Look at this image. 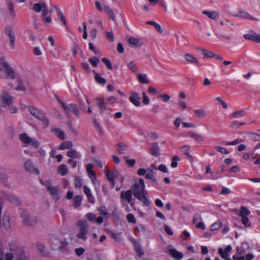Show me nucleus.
Here are the masks:
<instances>
[{
  "mask_svg": "<svg viewBox=\"0 0 260 260\" xmlns=\"http://www.w3.org/2000/svg\"><path fill=\"white\" fill-rule=\"evenodd\" d=\"M145 185L144 180L140 178L138 182L134 184L132 188V191L134 196L138 200L142 201L143 205L147 206L150 205V201L146 198L147 193L145 190Z\"/></svg>",
  "mask_w": 260,
  "mask_h": 260,
  "instance_id": "obj_1",
  "label": "nucleus"
},
{
  "mask_svg": "<svg viewBox=\"0 0 260 260\" xmlns=\"http://www.w3.org/2000/svg\"><path fill=\"white\" fill-rule=\"evenodd\" d=\"M15 77V71L9 65L6 58L0 57V78L3 79H14Z\"/></svg>",
  "mask_w": 260,
  "mask_h": 260,
  "instance_id": "obj_2",
  "label": "nucleus"
},
{
  "mask_svg": "<svg viewBox=\"0 0 260 260\" xmlns=\"http://www.w3.org/2000/svg\"><path fill=\"white\" fill-rule=\"evenodd\" d=\"M14 97L10 94L6 90H3L0 95V110L2 107L7 108L11 113H16L17 108L13 105Z\"/></svg>",
  "mask_w": 260,
  "mask_h": 260,
  "instance_id": "obj_3",
  "label": "nucleus"
},
{
  "mask_svg": "<svg viewBox=\"0 0 260 260\" xmlns=\"http://www.w3.org/2000/svg\"><path fill=\"white\" fill-rule=\"evenodd\" d=\"M10 250L13 252V253L8 252L5 255L6 260H29V255L26 253L22 248H17L13 249L11 247Z\"/></svg>",
  "mask_w": 260,
  "mask_h": 260,
  "instance_id": "obj_4",
  "label": "nucleus"
},
{
  "mask_svg": "<svg viewBox=\"0 0 260 260\" xmlns=\"http://www.w3.org/2000/svg\"><path fill=\"white\" fill-rule=\"evenodd\" d=\"M44 185L54 201H56L59 200L61 193L58 186H53L50 180H47Z\"/></svg>",
  "mask_w": 260,
  "mask_h": 260,
  "instance_id": "obj_5",
  "label": "nucleus"
},
{
  "mask_svg": "<svg viewBox=\"0 0 260 260\" xmlns=\"http://www.w3.org/2000/svg\"><path fill=\"white\" fill-rule=\"evenodd\" d=\"M58 101L60 103L61 107L64 110L65 112L68 115L72 113H74L77 117H79V112L78 108L76 104H70L66 105L64 102L61 101L58 98H57Z\"/></svg>",
  "mask_w": 260,
  "mask_h": 260,
  "instance_id": "obj_6",
  "label": "nucleus"
},
{
  "mask_svg": "<svg viewBox=\"0 0 260 260\" xmlns=\"http://www.w3.org/2000/svg\"><path fill=\"white\" fill-rule=\"evenodd\" d=\"M78 224L80 227V230L77 237L80 239L86 240L88 231V225L87 221L85 220H80L78 221Z\"/></svg>",
  "mask_w": 260,
  "mask_h": 260,
  "instance_id": "obj_7",
  "label": "nucleus"
},
{
  "mask_svg": "<svg viewBox=\"0 0 260 260\" xmlns=\"http://www.w3.org/2000/svg\"><path fill=\"white\" fill-rule=\"evenodd\" d=\"M20 216L22 219L23 223L28 226H33L36 224L37 220L33 215H30L28 213L24 210L21 211Z\"/></svg>",
  "mask_w": 260,
  "mask_h": 260,
  "instance_id": "obj_8",
  "label": "nucleus"
},
{
  "mask_svg": "<svg viewBox=\"0 0 260 260\" xmlns=\"http://www.w3.org/2000/svg\"><path fill=\"white\" fill-rule=\"evenodd\" d=\"M5 34L10 39L9 46L11 49H14L15 47V36L12 28L10 25H7L5 29Z\"/></svg>",
  "mask_w": 260,
  "mask_h": 260,
  "instance_id": "obj_9",
  "label": "nucleus"
},
{
  "mask_svg": "<svg viewBox=\"0 0 260 260\" xmlns=\"http://www.w3.org/2000/svg\"><path fill=\"white\" fill-rule=\"evenodd\" d=\"M33 10L37 13L42 11V16H45L49 13V10L47 5L44 2L35 4L33 6Z\"/></svg>",
  "mask_w": 260,
  "mask_h": 260,
  "instance_id": "obj_10",
  "label": "nucleus"
},
{
  "mask_svg": "<svg viewBox=\"0 0 260 260\" xmlns=\"http://www.w3.org/2000/svg\"><path fill=\"white\" fill-rule=\"evenodd\" d=\"M140 99L141 96L139 93L133 91L131 92V96L129 98V100L135 106L139 107L141 105Z\"/></svg>",
  "mask_w": 260,
  "mask_h": 260,
  "instance_id": "obj_11",
  "label": "nucleus"
},
{
  "mask_svg": "<svg viewBox=\"0 0 260 260\" xmlns=\"http://www.w3.org/2000/svg\"><path fill=\"white\" fill-rule=\"evenodd\" d=\"M2 196L4 199L9 200L11 203L15 205H19L20 201L18 198L11 194H8L6 192H2Z\"/></svg>",
  "mask_w": 260,
  "mask_h": 260,
  "instance_id": "obj_12",
  "label": "nucleus"
},
{
  "mask_svg": "<svg viewBox=\"0 0 260 260\" xmlns=\"http://www.w3.org/2000/svg\"><path fill=\"white\" fill-rule=\"evenodd\" d=\"M106 176L108 180L111 182L112 187H113L115 185V179L118 176V171L116 169L112 172L107 170L106 171Z\"/></svg>",
  "mask_w": 260,
  "mask_h": 260,
  "instance_id": "obj_13",
  "label": "nucleus"
},
{
  "mask_svg": "<svg viewBox=\"0 0 260 260\" xmlns=\"http://www.w3.org/2000/svg\"><path fill=\"white\" fill-rule=\"evenodd\" d=\"M49 242L52 250H56L60 248L61 241L57 237L52 236L50 238Z\"/></svg>",
  "mask_w": 260,
  "mask_h": 260,
  "instance_id": "obj_14",
  "label": "nucleus"
},
{
  "mask_svg": "<svg viewBox=\"0 0 260 260\" xmlns=\"http://www.w3.org/2000/svg\"><path fill=\"white\" fill-rule=\"evenodd\" d=\"M133 192L131 190L122 191L120 194V198L122 201L131 203L132 200Z\"/></svg>",
  "mask_w": 260,
  "mask_h": 260,
  "instance_id": "obj_15",
  "label": "nucleus"
},
{
  "mask_svg": "<svg viewBox=\"0 0 260 260\" xmlns=\"http://www.w3.org/2000/svg\"><path fill=\"white\" fill-rule=\"evenodd\" d=\"M184 57L188 63L193 64L194 65L198 67H200V63L199 60L197 58H196L192 55L189 53H186L184 55Z\"/></svg>",
  "mask_w": 260,
  "mask_h": 260,
  "instance_id": "obj_16",
  "label": "nucleus"
},
{
  "mask_svg": "<svg viewBox=\"0 0 260 260\" xmlns=\"http://www.w3.org/2000/svg\"><path fill=\"white\" fill-rule=\"evenodd\" d=\"M170 247L169 249V254L174 259L176 260H180L183 257V254L181 252L178 251L174 248L170 247L171 246H169Z\"/></svg>",
  "mask_w": 260,
  "mask_h": 260,
  "instance_id": "obj_17",
  "label": "nucleus"
},
{
  "mask_svg": "<svg viewBox=\"0 0 260 260\" xmlns=\"http://www.w3.org/2000/svg\"><path fill=\"white\" fill-rule=\"evenodd\" d=\"M233 16L235 17H242L251 20L255 19L254 17L243 10H239L237 13L233 14Z\"/></svg>",
  "mask_w": 260,
  "mask_h": 260,
  "instance_id": "obj_18",
  "label": "nucleus"
},
{
  "mask_svg": "<svg viewBox=\"0 0 260 260\" xmlns=\"http://www.w3.org/2000/svg\"><path fill=\"white\" fill-rule=\"evenodd\" d=\"M24 167L26 170L29 172L35 173L37 175H38L40 173L39 171L35 168L30 160H27L25 162Z\"/></svg>",
  "mask_w": 260,
  "mask_h": 260,
  "instance_id": "obj_19",
  "label": "nucleus"
},
{
  "mask_svg": "<svg viewBox=\"0 0 260 260\" xmlns=\"http://www.w3.org/2000/svg\"><path fill=\"white\" fill-rule=\"evenodd\" d=\"M36 118L42 122V125L44 128H46L49 125L50 123L49 119L46 116L45 113L41 112Z\"/></svg>",
  "mask_w": 260,
  "mask_h": 260,
  "instance_id": "obj_20",
  "label": "nucleus"
},
{
  "mask_svg": "<svg viewBox=\"0 0 260 260\" xmlns=\"http://www.w3.org/2000/svg\"><path fill=\"white\" fill-rule=\"evenodd\" d=\"M83 191L87 196L88 202L92 204L94 203L95 199L89 188L86 185L83 186Z\"/></svg>",
  "mask_w": 260,
  "mask_h": 260,
  "instance_id": "obj_21",
  "label": "nucleus"
},
{
  "mask_svg": "<svg viewBox=\"0 0 260 260\" xmlns=\"http://www.w3.org/2000/svg\"><path fill=\"white\" fill-rule=\"evenodd\" d=\"M132 242L134 245V249L138 255L141 257L144 253L143 249L141 247V245L137 242L135 239L132 240Z\"/></svg>",
  "mask_w": 260,
  "mask_h": 260,
  "instance_id": "obj_22",
  "label": "nucleus"
},
{
  "mask_svg": "<svg viewBox=\"0 0 260 260\" xmlns=\"http://www.w3.org/2000/svg\"><path fill=\"white\" fill-rule=\"evenodd\" d=\"M129 45L132 47L139 48L142 46V43L140 42V40L133 38L130 37L127 40Z\"/></svg>",
  "mask_w": 260,
  "mask_h": 260,
  "instance_id": "obj_23",
  "label": "nucleus"
},
{
  "mask_svg": "<svg viewBox=\"0 0 260 260\" xmlns=\"http://www.w3.org/2000/svg\"><path fill=\"white\" fill-rule=\"evenodd\" d=\"M51 132L54 134L59 139L61 140L65 139V134L62 129L57 127H54L51 128Z\"/></svg>",
  "mask_w": 260,
  "mask_h": 260,
  "instance_id": "obj_24",
  "label": "nucleus"
},
{
  "mask_svg": "<svg viewBox=\"0 0 260 260\" xmlns=\"http://www.w3.org/2000/svg\"><path fill=\"white\" fill-rule=\"evenodd\" d=\"M188 136L190 138H193L194 141L199 142H203L204 141V137L201 135L196 134L192 132L188 133Z\"/></svg>",
  "mask_w": 260,
  "mask_h": 260,
  "instance_id": "obj_25",
  "label": "nucleus"
},
{
  "mask_svg": "<svg viewBox=\"0 0 260 260\" xmlns=\"http://www.w3.org/2000/svg\"><path fill=\"white\" fill-rule=\"evenodd\" d=\"M203 13L207 15L208 17L213 20H217L219 14L218 12L216 11H204Z\"/></svg>",
  "mask_w": 260,
  "mask_h": 260,
  "instance_id": "obj_26",
  "label": "nucleus"
},
{
  "mask_svg": "<svg viewBox=\"0 0 260 260\" xmlns=\"http://www.w3.org/2000/svg\"><path fill=\"white\" fill-rule=\"evenodd\" d=\"M17 81L18 84L15 89L17 91H22L25 93H26L27 89L22 80L20 78H18L17 79Z\"/></svg>",
  "mask_w": 260,
  "mask_h": 260,
  "instance_id": "obj_27",
  "label": "nucleus"
},
{
  "mask_svg": "<svg viewBox=\"0 0 260 260\" xmlns=\"http://www.w3.org/2000/svg\"><path fill=\"white\" fill-rule=\"evenodd\" d=\"M96 101L99 105L101 113H103L107 108L106 103L104 101V99L102 98H97L96 99Z\"/></svg>",
  "mask_w": 260,
  "mask_h": 260,
  "instance_id": "obj_28",
  "label": "nucleus"
},
{
  "mask_svg": "<svg viewBox=\"0 0 260 260\" xmlns=\"http://www.w3.org/2000/svg\"><path fill=\"white\" fill-rule=\"evenodd\" d=\"M8 8L12 18H15L16 16V13L14 10V7L12 0H8L7 2Z\"/></svg>",
  "mask_w": 260,
  "mask_h": 260,
  "instance_id": "obj_29",
  "label": "nucleus"
},
{
  "mask_svg": "<svg viewBox=\"0 0 260 260\" xmlns=\"http://www.w3.org/2000/svg\"><path fill=\"white\" fill-rule=\"evenodd\" d=\"M67 155L68 157L73 158H79L81 157V154L78 152L76 150L71 148L67 152Z\"/></svg>",
  "mask_w": 260,
  "mask_h": 260,
  "instance_id": "obj_30",
  "label": "nucleus"
},
{
  "mask_svg": "<svg viewBox=\"0 0 260 260\" xmlns=\"http://www.w3.org/2000/svg\"><path fill=\"white\" fill-rule=\"evenodd\" d=\"M149 152L153 156H158L159 154L158 145L157 144H152L149 149Z\"/></svg>",
  "mask_w": 260,
  "mask_h": 260,
  "instance_id": "obj_31",
  "label": "nucleus"
},
{
  "mask_svg": "<svg viewBox=\"0 0 260 260\" xmlns=\"http://www.w3.org/2000/svg\"><path fill=\"white\" fill-rule=\"evenodd\" d=\"M104 11L107 14L109 18L115 22L116 19L114 12L109 6H105Z\"/></svg>",
  "mask_w": 260,
  "mask_h": 260,
  "instance_id": "obj_32",
  "label": "nucleus"
},
{
  "mask_svg": "<svg viewBox=\"0 0 260 260\" xmlns=\"http://www.w3.org/2000/svg\"><path fill=\"white\" fill-rule=\"evenodd\" d=\"M31 138L25 133L21 134L19 136L20 141L25 144H30Z\"/></svg>",
  "mask_w": 260,
  "mask_h": 260,
  "instance_id": "obj_33",
  "label": "nucleus"
},
{
  "mask_svg": "<svg viewBox=\"0 0 260 260\" xmlns=\"http://www.w3.org/2000/svg\"><path fill=\"white\" fill-rule=\"evenodd\" d=\"M93 72L95 74V81L102 85H105L106 83V80L103 78L100 74L95 73V70H93Z\"/></svg>",
  "mask_w": 260,
  "mask_h": 260,
  "instance_id": "obj_34",
  "label": "nucleus"
},
{
  "mask_svg": "<svg viewBox=\"0 0 260 260\" xmlns=\"http://www.w3.org/2000/svg\"><path fill=\"white\" fill-rule=\"evenodd\" d=\"M27 110L36 118L42 112L36 107L31 106H28Z\"/></svg>",
  "mask_w": 260,
  "mask_h": 260,
  "instance_id": "obj_35",
  "label": "nucleus"
},
{
  "mask_svg": "<svg viewBox=\"0 0 260 260\" xmlns=\"http://www.w3.org/2000/svg\"><path fill=\"white\" fill-rule=\"evenodd\" d=\"M73 144L71 141H64L61 143L59 147L60 150H64L66 149H71L73 147Z\"/></svg>",
  "mask_w": 260,
  "mask_h": 260,
  "instance_id": "obj_36",
  "label": "nucleus"
},
{
  "mask_svg": "<svg viewBox=\"0 0 260 260\" xmlns=\"http://www.w3.org/2000/svg\"><path fill=\"white\" fill-rule=\"evenodd\" d=\"M127 68L133 73H136L138 71L137 66L134 61H131L126 64Z\"/></svg>",
  "mask_w": 260,
  "mask_h": 260,
  "instance_id": "obj_37",
  "label": "nucleus"
},
{
  "mask_svg": "<svg viewBox=\"0 0 260 260\" xmlns=\"http://www.w3.org/2000/svg\"><path fill=\"white\" fill-rule=\"evenodd\" d=\"M145 177L148 179L151 180L153 182H156L157 179L154 175V172L151 169H148L145 175Z\"/></svg>",
  "mask_w": 260,
  "mask_h": 260,
  "instance_id": "obj_38",
  "label": "nucleus"
},
{
  "mask_svg": "<svg viewBox=\"0 0 260 260\" xmlns=\"http://www.w3.org/2000/svg\"><path fill=\"white\" fill-rule=\"evenodd\" d=\"M68 171L67 167L65 165H61L58 168L57 172L59 174L63 176L68 173Z\"/></svg>",
  "mask_w": 260,
  "mask_h": 260,
  "instance_id": "obj_39",
  "label": "nucleus"
},
{
  "mask_svg": "<svg viewBox=\"0 0 260 260\" xmlns=\"http://www.w3.org/2000/svg\"><path fill=\"white\" fill-rule=\"evenodd\" d=\"M138 80L141 83L146 84L149 82L146 74H138Z\"/></svg>",
  "mask_w": 260,
  "mask_h": 260,
  "instance_id": "obj_40",
  "label": "nucleus"
},
{
  "mask_svg": "<svg viewBox=\"0 0 260 260\" xmlns=\"http://www.w3.org/2000/svg\"><path fill=\"white\" fill-rule=\"evenodd\" d=\"M199 50H200L205 57L208 58L213 57L215 55V53H214L213 52L207 50L203 48H200L199 49Z\"/></svg>",
  "mask_w": 260,
  "mask_h": 260,
  "instance_id": "obj_41",
  "label": "nucleus"
},
{
  "mask_svg": "<svg viewBox=\"0 0 260 260\" xmlns=\"http://www.w3.org/2000/svg\"><path fill=\"white\" fill-rule=\"evenodd\" d=\"M250 214V211L245 207L242 206L240 209L239 215L241 217L247 216Z\"/></svg>",
  "mask_w": 260,
  "mask_h": 260,
  "instance_id": "obj_42",
  "label": "nucleus"
},
{
  "mask_svg": "<svg viewBox=\"0 0 260 260\" xmlns=\"http://www.w3.org/2000/svg\"><path fill=\"white\" fill-rule=\"evenodd\" d=\"M74 207L75 208H77L80 206L82 202V197L81 196L78 195L76 196L74 199Z\"/></svg>",
  "mask_w": 260,
  "mask_h": 260,
  "instance_id": "obj_43",
  "label": "nucleus"
},
{
  "mask_svg": "<svg viewBox=\"0 0 260 260\" xmlns=\"http://www.w3.org/2000/svg\"><path fill=\"white\" fill-rule=\"evenodd\" d=\"M146 23L147 24L153 25L154 27L155 28V29L159 32L161 33L162 32L161 27L159 23H158L154 21H147L146 22Z\"/></svg>",
  "mask_w": 260,
  "mask_h": 260,
  "instance_id": "obj_44",
  "label": "nucleus"
},
{
  "mask_svg": "<svg viewBox=\"0 0 260 260\" xmlns=\"http://www.w3.org/2000/svg\"><path fill=\"white\" fill-rule=\"evenodd\" d=\"M245 115V112L243 110H240L236 111L234 113H233L231 115V116L233 118H240L241 117Z\"/></svg>",
  "mask_w": 260,
  "mask_h": 260,
  "instance_id": "obj_45",
  "label": "nucleus"
},
{
  "mask_svg": "<svg viewBox=\"0 0 260 260\" xmlns=\"http://www.w3.org/2000/svg\"><path fill=\"white\" fill-rule=\"evenodd\" d=\"M88 61L93 67H96L98 63L100 62V59L99 57L94 56L92 58L88 59Z\"/></svg>",
  "mask_w": 260,
  "mask_h": 260,
  "instance_id": "obj_46",
  "label": "nucleus"
},
{
  "mask_svg": "<svg viewBox=\"0 0 260 260\" xmlns=\"http://www.w3.org/2000/svg\"><path fill=\"white\" fill-rule=\"evenodd\" d=\"M194 113L200 117H203L206 115V112L205 110L203 109H196L194 111Z\"/></svg>",
  "mask_w": 260,
  "mask_h": 260,
  "instance_id": "obj_47",
  "label": "nucleus"
},
{
  "mask_svg": "<svg viewBox=\"0 0 260 260\" xmlns=\"http://www.w3.org/2000/svg\"><path fill=\"white\" fill-rule=\"evenodd\" d=\"M218 254L223 259H225L230 257V254L228 253H225V251L223 250L222 248H219L218 251Z\"/></svg>",
  "mask_w": 260,
  "mask_h": 260,
  "instance_id": "obj_48",
  "label": "nucleus"
},
{
  "mask_svg": "<svg viewBox=\"0 0 260 260\" xmlns=\"http://www.w3.org/2000/svg\"><path fill=\"white\" fill-rule=\"evenodd\" d=\"M248 137L251 140L257 141L260 139V136L259 134L255 133H248Z\"/></svg>",
  "mask_w": 260,
  "mask_h": 260,
  "instance_id": "obj_49",
  "label": "nucleus"
},
{
  "mask_svg": "<svg viewBox=\"0 0 260 260\" xmlns=\"http://www.w3.org/2000/svg\"><path fill=\"white\" fill-rule=\"evenodd\" d=\"M180 160L179 156L177 155L174 156L172 159V162L171 164V167L173 168H175L177 167L178 164L177 161H179Z\"/></svg>",
  "mask_w": 260,
  "mask_h": 260,
  "instance_id": "obj_50",
  "label": "nucleus"
},
{
  "mask_svg": "<svg viewBox=\"0 0 260 260\" xmlns=\"http://www.w3.org/2000/svg\"><path fill=\"white\" fill-rule=\"evenodd\" d=\"M102 60L105 64L107 68L109 70H112L113 69L111 62L109 59H108L106 57H104L102 59Z\"/></svg>",
  "mask_w": 260,
  "mask_h": 260,
  "instance_id": "obj_51",
  "label": "nucleus"
},
{
  "mask_svg": "<svg viewBox=\"0 0 260 260\" xmlns=\"http://www.w3.org/2000/svg\"><path fill=\"white\" fill-rule=\"evenodd\" d=\"M158 98L160 99L164 102H168L170 99V96L167 93L159 94Z\"/></svg>",
  "mask_w": 260,
  "mask_h": 260,
  "instance_id": "obj_52",
  "label": "nucleus"
},
{
  "mask_svg": "<svg viewBox=\"0 0 260 260\" xmlns=\"http://www.w3.org/2000/svg\"><path fill=\"white\" fill-rule=\"evenodd\" d=\"M126 219L129 223H136V219L134 215L132 214H128L126 216Z\"/></svg>",
  "mask_w": 260,
  "mask_h": 260,
  "instance_id": "obj_53",
  "label": "nucleus"
},
{
  "mask_svg": "<svg viewBox=\"0 0 260 260\" xmlns=\"http://www.w3.org/2000/svg\"><path fill=\"white\" fill-rule=\"evenodd\" d=\"M244 124H245V123H243V122L240 123V122H238V121H234L231 123L230 126L233 128L236 129V128H238L240 126L243 125Z\"/></svg>",
  "mask_w": 260,
  "mask_h": 260,
  "instance_id": "obj_54",
  "label": "nucleus"
},
{
  "mask_svg": "<svg viewBox=\"0 0 260 260\" xmlns=\"http://www.w3.org/2000/svg\"><path fill=\"white\" fill-rule=\"evenodd\" d=\"M221 227V223L220 222H216L212 224L211 226L212 231H216L219 230Z\"/></svg>",
  "mask_w": 260,
  "mask_h": 260,
  "instance_id": "obj_55",
  "label": "nucleus"
},
{
  "mask_svg": "<svg viewBox=\"0 0 260 260\" xmlns=\"http://www.w3.org/2000/svg\"><path fill=\"white\" fill-rule=\"evenodd\" d=\"M57 15L58 17L59 18V20L62 22L63 25H66V20L65 17L62 13V12L60 11H59L57 13Z\"/></svg>",
  "mask_w": 260,
  "mask_h": 260,
  "instance_id": "obj_56",
  "label": "nucleus"
},
{
  "mask_svg": "<svg viewBox=\"0 0 260 260\" xmlns=\"http://www.w3.org/2000/svg\"><path fill=\"white\" fill-rule=\"evenodd\" d=\"M242 222L245 226H250L251 225L250 222L247 216L241 217Z\"/></svg>",
  "mask_w": 260,
  "mask_h": 260,
  "instance_id": "obj_57",
  "label": "nucleus"
},
{
  "mask_svg": "<svg viewBox=\"0 0 260 260\" xmlns=\"http://www.w3.org/2000/svg\"><path fill=\"white\" fill-rule=\"evenodd\" d=\"M99 213H100V216L103 217V218L104 217H107L108 213L106 210V209L104 208H101L99 209Z\"/></svg>",
  "mask_w": 260,
  "mask_h": 260,
  "instance_id": "obj_58",
  "label": "nucleus"
},
{
  "mask_svg": "<svg viewBox=\"0 0 260 260\" xmlns=\"http://www.w3.org/2000/svg\"><path fill=\"white\" fill-rule=\"evenodd\" d=\"M112 236L116 242H119L121 240V233H113Z\"/></svg>",
  "mask_w": 260,
  "mask_h": 260,
  "instance_id": "obj_59",
  "label": "nucleus"
},
{
  "mask_svg": "<svg viewBox=\"0 0 260 260\" xmlns=\"http://www.w3.org/2000/svg\"><path fill=\"white\" fill-rule=\"evenodd\" d=\"M216 149L218 152L221 153V154H228L229 153L228 150L224 147H216Z\"/></svg>",
  "mask_w": 260,
  "mask_h": 260,
  "instance_id": "obj_60",
  "label": "nucleus"
},
{
  "mask_svg": "<svg viewBox=\"0 0 260 260\" xmlns=\"http://www.w3.org/2000/svg\"><path fill=\"white\" fill-rule=\"evenodd\" d=\"M33 53L36 56H40L42 54V52L39 47H35L33 49Z\"/></svg>",
  "mask_w": 260,
  "mask_h": 260,
  "instance_id": "obj_61",
  "label": "nucleus"
},
{
  "mask_svg": "<svg viewBox=\"0 0 260 260\" xmlns=\"http://www.w3.org/2000/svg\"><path fill=\"white\" fill-rule=\"evenodd\" d=\"M85 217L87 218V219L90 221H94V220L95 219L96 216L95 214H94L92 213H87Z\"/></svg>",
  "mask_w": 260,
  "mask_h": 260,
  "instance_id": "obj_62",
  "label": "nucleus"
},
{
  "mask_svg": "<svg viewBox=\"0 0 260 260\" xmlns=\"http://www.w3.org/2000/svg\"><path fill=\"white\" fill-rule=\"evenodd\" d=\"M118 148L117 149L118 151L121 153L123 154L124 151L126 149V146L124 144L119 143L118 144Z\"/></svg>",
  "mask_w": 260,
  "mask_h": 260,
  "instance_id": "obj_63",
  "label": "nucleus"
},
{
  "mask_svg": "<svg viewBox=\"0 0 260 260\" xmlns=\"http://www.w3.org/2000/svg\"><path fill=\"white\" fill-rule=\"evenodd\" d=\"M30 144L31 145L35 147L36 148H38L39 147L40 143L39 141L35 138H32L30 140Z\"/></svg>",
  "mask_w": 260,
  "mask_h": 260,
  "instance_id": "obj_64",
  "label": "nucleus"
}]
</instances>
